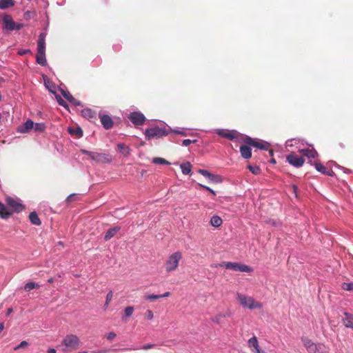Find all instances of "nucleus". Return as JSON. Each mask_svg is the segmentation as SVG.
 <instances>
[{"label":"nucleus","mask_w":353,"mask_h":353,"mask_svg":"<svg viewBox=\"0 0 353 353\" xmlns=\"http://www.w3.org/2000/svg\"><path fill=\"white\" fill-rule=\"evenodd\" d=\"M302 341L303 342L304 347L306 348L309 353H316L323 347V344H315L310 339L307 338H303Z\"/></svg>","instance_id":"obj_10"},{"label":"nucleus","mask_w":353,"mask_h":353,"mask_svg":"<svg viewBox=\"0 0 353 353\" xmlns=\"http://www.w3.org/2000/svg\"><path fill=\"white\" fill-rule=\"evenodd\" d=\"M218 266L225 267L226 269L242 272H252L253 271L250 266L235 262H223L222 263L214 265L215 268H217Z\"/></svg>","instance_id":"obj_3"},{"label":"nucleus","mask_w":353,"mask_h":353,"mask_svg":"<svg viewBox=\"0 0 353 353\" xmlns=\"http://www.w3.org/2000/svg\"><path fill=\"white\" fill-rule=\"evenodd\" d=\"M2 21L4 28L8 31L19 30L23 27V23H16L13 21L12 17L9 14H4Z\"/></svg>","instance_id":"obj_6"},{"label":"nucleus","mask_w":353,"mask_h":353,"mask_svg":"<svg viewBox=\"0 0 353 353\" xmlns=\"http://www.w3.org/2000/svg\"><path fill=\"white\" fill-rule=\"evenodd\" d=\"M28 345V343L27 341H21V342L20 343V344H19V345H18L17 346H16V347L14 348V350H19V349H20V348L26 347H27Z\"/></svg>","instance_id":"obj_41"},{"label":"nucleus","mask_w":353,"mask_h":353,"mask_svg":"<svg viewBox=\"0 0 353 353\" xmlns=\"http://www.w3.org/2000/svg\"><path fill=\"white\" fill-rule=\"evenodd\" d=\"M68 133L75 138H80L83 136L82 129L77 125L70 126L68 128Z\"/></svg>","instance_id":"obj_17"},{"label":"nucleus","mask_w":353,"mask_h":353,"mask_svg":"<svg viewBox=\"0 0 353 353\" xmlns=\"http://www.w3.org/2000/svg\"><path fill=\"white\" fill-rule=\"evenodd\" d=\"M33 128L36 132H43L46 129V125L43 123H34Z\"/></svg>","instance_id":"obj_33"},{"label":"nucleus","mask_w":353,"mask_h":353,"mask_svg":"<svg viewBox=\"0 0 353 353\" xmlns=\"http://www.w3.org/2000/svg\"><path fill=\"white\" fill-rule=\"evenodd\" d=\"M181 259L182 253L181 252H175L170 254L164 264L165 271L167 272H172L176 270Z\"/></svg>","instance_id":"obj_2"},{"label":"nucleus","mask_w":353,"mask_h":353,"mask_svg":"<svg viewBox=\"0 0 353 353\" xmlns=\"http://www.w3.org/2000/svg\"><path fill=\"white\" fill-rule=\"evenodd\" d=\"M101 123L105 130L111 129L113 127L112 119L108 114H99Z\"/></svg>","instance_id":"obj_13"},{"label":"nucleus","mask_w":353,"mask_h":353,"mask_svg":"<svg viewBox=\"0 0 353 353\" xmlns=\"http://www.w3.org/2000/svg\"><path fill=\"white\" fill-rule=\"evenodd\" d=\"M181 169L183 174H189L191 172L192 165L190 162L181 164Z\"/></svg>","instance_id":"obj_31"},{"label":"nucleus","mask_w":353,"mask_h":353,"mask_svg":"<svg viewBox=\"0 0 353 353\" xmlns=\"http://www.w3.org/2000/svg\"><path fill=\"white\" fill-rule=\"evenodd\" d=\"M29 219L33 225H40L41 224V221L36 212L30 213Z\"/></svg>","instance_id":"obj_24"},{"label":"nucleus","mask_w":353,"mask_h":353,"mask_svg":"<svg viewBox=\"0 0 353 353\" xmlns=\"http://www.w3.org/2000/svg\"><path fill=\"white\" fill-rule=\"evenodd\" d=\"M29 52H30V50H23L19 51V54L20 55H23V54H26V53H28Z\"/></svg>","instance_id":"obj_53"},{"label":"nucleus","mask_w":353,"mask_h":353,"mask_svg":"<svg viewBox=\"0 0 353 353\" xmlns=\"http://www.w3.org/2000/svg\"><path fill=\"white\" fill-rule=\"evenodd\" d=\"M237 299L242 305L243 307L249 308L250 310L253 309H261L262 307V304L259 302L256 301L251 296H246L243 294H237Z\"/></svg>","instance_id":"obj_4"},{"label":"nucleus","mask_w":353,"mask_h":353,"mask_svg":"<svg viewBox=\"0 0 353 353\" xmlns=\"http://www.w3.org/2000/svg\"><path fill=\"white\" fill-rule=\"evenodd\" d=\"M36 61L38 64L42 66L46 65V52H37L36 54Z\"/></svg>","instance_id":"obj_23"},{"label":"nucleus","mask_w":353,"mask_h":353,"mask_svg":"<svg viewBox=\"0 0 353 353\" xmlns=\"http://www.w3.org/2000/svg\"><path fill=\"white\" fill-rule=\"evenodd\" d=\"M152 162L155 164H165V165H170V163L166 161L165 159L161 158V157H156L154 158L152 160Z\"/></svg>","instance_id":"obj_34"},{"label":"nucleus","mask_w":353,"mask_h":353,"mask_svg":"<svg viewBox=\"0 0 353 353\" xmlns=\"http://www.w3.org/2000/svg\"><path fill=\"white\" fill-rule=\"evenodd\" d=\"M226 316L225 314H217L216 315H215L214 316H213L211 319L213 322L217 323V324H220L221 323V319L222 318H225Z\"/></svg>","instance_id":"obj_36"},{"label":"nucleus","mask_w":353,"mask_h":353,"mask_svg":"<svg viewBox=\"0 0 353 353\" xmlns=\"http://www.w3.org/2000/svg\"><path fill=\"white\" fill-rule=\"evenodd\" d=\"M39 288V285H38L37 283H36L34 282H29L25 285L24 290L26 292H29L34 288Z\"/></svg>","instance_id":"obj_32"},{"label":"nucleus","mask_w":353,"mask_h":353,"mask_svg":"<svg viewBox=\"0 0 353 353\" xmlns=\"http://www.w3.org/2000/svg\"><path fill=\"white\" fill-rule=\"evenodd\" d=\"M248 345L250 348H254L255 350L254 353H259L261 349L259 348V342L255 336L250 338L248 341Z\"/></svg>","instance_id":"obj_19"},{"label":"nucleus","mask_w":353,"mask_h":353,"mask_svg":"<svg viewBox=\"0 0 353 353\" xmlns=\"http://www.w3.org/2000/svg\"><path fill=\"white\" fill-rule=\"evenodd\" d=\"M6 203L8 207L11 210L10 211L12 212V213L20 212L24 209V206L21 203L11 196L6 197Z\"/></svg>","instance_id":"obj_7"},{"label":"nucleus","mask_w":353,"mask_h":353,"mask_svg":"<svg viewBox=\"0 0 353 353\" xmlns=\"http://www.w3.org/2000/svg\"><path fill=\"white\" fill-rule=\"evenodd\" d=\"M116 337V334L114 332H110L107 336V339L108 340H112L113 339H114Z\"/></svg>","instance_id":"obj_49"},{"label":"nucleus","mask_w":353,"mask_h":353,"mask_svg":"<svg viewBox=\"0 0 353 353\" xmlns=\"http://www.w3.org/2000/svg\"><path fill=\"white\" fill-rule=\"evenodd\" d=\"M198 185H199L201 188H204V189L207 190H208V191H209V192L212 191V189H211L210 188L208 187V186H205V185H202V184H201V183H199Z\"/></svg>","instance_id":"obj_51"},{"label":"nucleus","mask_w":353,"mask_h":353,"mask_svg":"<svg viewBox=\"0 0 353 353\" xmlns=\"http://www.w3.org/2000/svg\"><path fill=\"white\" fill-rule=\"evenodd\" d=\"M117 148L120 152H121L125 157L128 156L130 153V148L124 143H119L117 145Z\"/></svg>","instance_id":"obj_28"},{"label":"nucleus","mask_w":353,"mask_h":353,"mask_svg":"<svg viewBox=\"0 0 353 353\" xmlns=\"http://www.w3.org/2000/svg\"><path fill=\"white\" fill-rule=\"evenodd\" d=\"M222 223H223V221H222L221 218L216 215L212 216V218L210 219V224L213 227H215V228H218V227L221 226Z\"/></svg>","instance_id":"obj_29"},{"label":"nucleus","mask_w":353,"mask_h":353,"mask_svg":"<svg viewBox=\"0 0 353 353\" xmlns=\"http://www.w3.org/2000/svg\"><path fill=\"white\" fill-rule=\"evenodd\" d=\"M217 134L229 140H234L237 138V132L234 130H218Z\"/></svg>","instance_id":"obj_14"},{"label":"nucleus","mask_w":353,"mask_h":353,"mask_svg":"<svg viewBox=\"0 0 353 353\" xmlns=\"http://www.w3.org/2000/svg\"><path fill=\"white\" fill-rule=\"evenodd\" d=\"M12 214V212H10V210H8L6 207L0 201V216L6 219L9 218Z\"/></svg>","instance_id":"obj_20"},{"label":"nucleus","mask_w":353,"mask_h":353,"mask_svg":"<svg viewBox=\"0 0 353 353\" xmlns=\"http://www.w3.org/2000/svg\"><path fill=\"white\" fill-rule=\"evenodd\" d=\"M248 168L249 170L254 174L258 175L261 173V168L259 166H252L251 165H249L248 166Z\"/></svg>","instance_id":"obj_35"},{"label":"nucleus","mask_w":353,"mask_h":353,"mask_svg":"<svg viewBox=\"0 0 353 353\" xmlns=\"http://www.w3.org/2000/svg\"><path fill=\"white\" fill-rule=\"evenodd\" d=\"M77 195L74 194H72L69 195L67 199H65L66 203H70V202L74 201L77 199Z\"/></svg>","instance_id":"obj_44"},{"label":"nucleus","mask_w":353,"mask_h":353,"mask_svg":"<svg viewBox=\"0 0 353 353\" xmlns=\"http://www.w3.org/2000/svg\"><path fill=\"white\" fill-rule=\"evenodd\" d=\"M211 181H214V182H220L221 180H220V176H218V175H214V174H212V177H209L208 178Z\"/></svg>","instance_id":"obj_46"},{"label":"nucleus","mask_w":353,"mask_h":353,"mask_svg":"<svg viewBox=\"0 0 353 353\" xmlns=\"http://www.w3.org/2000/svg\"><path fill=\"white\" fill-rule=\"evenodd\" d=\"M160 298H161L160 295L150 294V295L145 296V299L150 300V301L157 300Z\"/></svg>","instance_id":"obj_42"},{"label":"nucleus","mask_w":353,"mask_h":353,"mask_svg":"<svg viewBox=\"0 0 353 353\" xmlns=\"http://www.w3.org/2000/svg\"><path fill=\"white\" fill-rule=\"evenodd\" d=\"M56 99H57V103H58L60 105H61V106H63V107H64V108H65V107L67 106V103H66V102H65V101H64V100L61 97V96H59V95H56Z\"/></svg>","instance_id":"obj_39"},{"label":"nucleus","mask_w":353,"mask_h":353,"mask_svg":"<svg viewBox=\"0 0 353 353\" xmlns=\"http://www.w3.org/2000/svg\"><path fill=\"white\" fill-rule=\"evenodd\" d=\"M53 281H54V280H53V279H52V278H51V279H49L48 280V283H53Z\"/></svg>","instance_id":"obj_57"},{"label":"nucleus","mask_w":353,"mask_h":353,"mask_svg":"<svg viewBox=\"0 0 353 353\" xmlns=\"http://www.w3.org/2000/svg\"><path fill=\"white\" fill-rule=\"evenodd\" d=\"M245 142L248 145H252L253 147H255L256 148L262 149V150H268L269 155L270 156H273V154H274L273 150L272 149H269L268 148H269L268 143H263V142L256 141L252 139L250 137H248L246 139V140H245Z\"/></svg>","instance_id":"obj_8"},{"label":"nucleus","mask_w":353,"mask_h":353,"mask_svg":"<svg viewBox=\"0 0 353 353\" xmlns=\"http://www.w3.org/2000/svg\"><path fill=\"white\" fill-rule=\"evenodd\" d=\"M34 128V122L31 120H28L26 123H23L18 127V132L21 133L29 132L30 130Z\"/></svg>","instance_id":"obj_16"},{"label":"nucleus","mask_w":353,"mask_h":353,"mask_svg":"<svg viewBox=\"0 0 353 353\" xmlns=\"http://www.w3.org/2000/svg\"><path fill=\"white\" fill-rule=\"evenodd\" d=\"M82 151H83V153H88V152L85 151V150H82Z\"/></svg>","instance_id":"obj_61"},{"label":"nucleus","mask_w":353,"mask_h":353,"mask_svg":"<svg viewBox=\"0 0 353 353\" xmlns=\"http://www.w3.org/2000/svg\"><path fill=\"white\" fill-rule=\"evenodd\" d=\"M112 297H113V292H112V291H110L106 295L105 303L103 306L105 310L108 307L109 303L112 299Z\"/></svg>","instance_id":"obj_37"},{"label":"nucleus","mask_w":353,"mask_h":353,"mask_svg":"<svg viewBox=\"0 0 353 353\" xmlns=\"http://www.w3.org/2000/svg\"><path fill=\"white\" fill-rule=\"evenodd\" d=\"M14 6V0H0V8L6 9Z\"/></svg>","instance_id":"obj_30"},{"label":"nucleus","mask_w":353,"mask_h":353,"mask_svg":"<svg viewBox=\"0 0 353 353\" xmlns=\"http://www.w3.org/2000/svg\"><path fill=\"white\" fill-rule=\"evenodd\" d=\"M174 133H176V134H181L182 136H186V133L184 131H180V130H172Z\"/></svg>","instance_id":"obj_50"},{"label":"nucleus","mask_w":353,"mask_h":353,"mask_svg":"<svg viewBox=\"0 0 353 353\" xmlns=\"http://www.w3.org/2000/svg\"><path fill=\"white\" fill-rule=\"evenodd\" d=\"M145 317L149 320H152L154 317L152 311L150 310H148L145 313Z\"/></svg>","instance_id":"obj_43"},{"label":"nucleus","mask_w":353,"mask_h":353,"mask_svg":"<svg viewBox=\"0 0 353 353\" xmlns=\"http://www.w3.org/2000/svg\"><path fill=\"white\" fill-rule=\"evenodd\" d=\"M90 158L92 160L99 162V163H110L112 161V157L107 154L103 153H97V152H90Z\"/></svg>","instance_id":"obj_11"},{"label":"nucleus","mask_w":353,"mask_h":353,"mask_svg":"<svg viewBox=\"0 0 353 353\" xmlns=\"http://www.w3.org/2000/svg\"><path fill=\"white\" fill-rule=\"evenodd\" d=\"M87 110H82V114L85 116Z\"/></svg>","instance_id":"obj_60"},{"label":"nucleus","mask_w":353,"mask_h":353,"mask_svg":"<svg viewBox=\"0 0 353 353\" xmlns=\"http://www.w3.org/2000/svg\"><path fill=\"white\" fill-rule=\"evenodd\" d=\"M120 228L117 226L109 229L105 234L104 239L107 241L112 238L119 231Z\"/></svg>","instance_id":"obj_25"},{"label":"nucleus","mask_w":353,"mask_h":353,"mask_svg":"<svg viewBox=\"0 0 353 353\" xmlns=\"http://www.w3.org/2000/svg\"><path fill=\"white\" fill-rule=\"evenodd\" d=\"M130 350H137V348H130Z\"/></svg>","instance_id":"obj_62"},{"label":"nucleus","mask_w":353,"mask_h":353,"mask_svg":"<svg viewBox=\"0 0 353 353\" xmlns=\"http://www.w3.org/2000/svg\"><path fill=\"white\" fill-rule=\"evenodd\" d=\"M240 152L241 157L245 159H249L252 157V150L246 145H243L240 147Z\"/></svg>","instance_id":"obj_18"},{"label":"nucleus","mask_w":353,"mask_h":353,"mask_svg":"<svg viewBox=\"0 0 353 353\" xmlns=\"http://www.w3.org/2000/svg\"><path fill=\"white\" fill-rule=\"evenodd\" d=\"M343 288L347 290H353V284L352 283H343Z\"/></svg>","instance_id":"obj_47"},{"label":"nucleus","mask_w":353,"mask_h":353,"mask_svg":"<svg viewBox=\"0 0 353 353\" xmlns=\"http://www.w3.org/2000/svg\"><path fill=\"white\" fill-rule=\"evenodd\" d=\"M199 173H200L201 174H202L203 176H205L207 178H209V177H212V174H211L210 172H209L208 170H201V169H199Z\"/></svg>","instance_id":"obj_40"},{"label":"nucleus","mask_w":353,"mask_h":353,"mask_svg":"<svg viewBox=\"0 0 353 353\" xmlns=\"http://www.w3.org/2000/svg\"><path fill=\"white\" fill-rule=\"evenodd\" d=\"M300 152L308 158L314 159L317 156V152L314 149L305 148L300 150Z\"/></svg>","instance_id":"obj_21"},{"label":"nucleus","mask_w":353,"mask_h":353,"mask_svg":"<svg viewBox=\"0 0 353 353\" xmlns=\"http://www.w3.org/2000/svg\"><path fill=\"white\" fill-rule=\"evenodd\" d=\"M211 194H212L213 195H215L216 193L212 189V191L210 192Z\"/></svg>","instance_id":"obj_59"},{"label":"nucleus","mask_w":353,"mask_h":353,"mask_svg":"<svg viewBox=\"0 0 353 353\" xmlns=\"http://www.w3.org/2000/svg\"><path fill=\"white\" fill-rule=\"evenodd\" d=\"M1 79V78L0 77V80Z\"/></svg>","instance_id":"obj_63"},{"label":"nucleus","mask_w":353,"mask_h":353,"mask_svg":"<svg viewBox=\"0 0 353 353\" xmlns=\"http://www.w3.org/2000/svg\"><path fill=\"white\" fill-rule=\"evenodd\" d=\"M12 312V309L8 308V310L7 311V315H10Z\"/></svg>","instance_id":"obj_56"},{"label":"nucleus","mask_w":353,"mask_h":353,"mask_svg":"<svg viewBox=\"0 0 353 353\" xmlns=\"http://www.w3.org/2000/svg\"><path fill=\"white\" fill-rule=\"evenodd\" d=\"M314 165H315V168H316V170H318L319 172H321L322 174H326V175H328V176H332L333 172L332 170H328L321 163L316 162Z\"/></svg>","instance_id":"obj_22"},{"label":"nucleus","mask_w":353,"mask_h":353,"mask_svg":"<svg viewBox=\"0 0 353 353\" xmlns=\"http://www.w3.org/2000/svg\"><path fill=\"white\" fill-rule=\"evenodd\" d=\"M61 94L69 101L74 103L77 105H81V103L77 102L75 99L72 96V94L69 92L61 90Z\"/></svg>","instance_id":"obj_27"},{"label":"nucleus","mask_w":353,"mask_h":353,"mask_svg":"<svg viewBox=\"0 0 353 353\" xmlns=\"http://www.w3.org/2000/svg\"><path fill=\"white\" fill-rule=\"evenodd\" d=\"M56 352H56V350H55V349H54V348H50V349H48V352H47V353H56Z\"/></svg>","instance_id":"obj_54"},{"label":"nucleus","mask_w":353,"mask_h":353,"mask_svg":"<svg viewBox=\"0 0 353 353\" xmlns=\"http://www.w3.org/2000/svg\"><path fill=\"white\" fill-rule=\"evenodd\" d=\"M155 346L154 344H152V343H148L145 345H143L141 349L142 350H149V349H151L152 347H154Z\"/></svg>","instance_id":"obj_48"},{"label":"nucleus","mask_w":353,"mask_h":353,"mask_svg":"<svg viewBox=\"0 0 353 353\" xmlns=\"http://www.w3.org/2000/svg\"><path fill=\"white\" fill-rule=\"evenodd\" d=\"M133 312H134V307L128 306L125 309V316L126 317H130L132 315Z\"/></svg>","instance_id":"obj_38"},{"label":"nucleus","mask_w":353,"mask_h":353,"mask_svg":"<svg viewBox=\"0 0 353 353\" xmlns=\"http://www.w3.org/2000/svg\"><path fill=\"white\" fill-rule=\"evenodd\" d=\"M287 161L294 167L299 168L303 165L305 159L294 152H292L286 157Z\"/></svg>","instance_id":"obj_9"},{"label":"nucleus","mask_w":353,"mask_h":353,"mask_svg":"<svg viewBox=\"0 0 353 353\" xmlns=\"http://www.w3.org/2000/svg\"><path fill=\"white\" fill-rule=\"evenodd\" d=\"M169 132L165 128H160L159 127L147 129L145 132V138L148 140L153 138L159 139L167 136Z\"/></svg>","instance_id":"obj_5"},{"label":"nucleus","mask_w":353,"mask_h":353,"mask_svg":"<svg viewBox=\"0 0 353 353\" xmlns=\"http://www.w3.org/2000/svg\"><path fill=\"white\" fill-rule=\"evenodd\" d=\"M345 318L343 319V323L347 327L353 329V314L345 313Z\"/></svg>","instance_id":"obj_26"},{"label":"nucleus","mask_w":353,"mask_h":353,"mask_svg":"<svg viewBox=\"0 0 353 353\" xmlns=\"http://www.w3.org/2000/svg\"><path fill=\"white\" fill-rule=\"evenodd\" d=\"M170 296V292H165L163 294H160L161 298L168 297Z\"/></svg>","instance_id":"obj_52"},{"label":"nucleus","mask_w":353,"mask_h":353,"mask_svg":"<svg viewBox=\"0 0 353 353\" xmlns=\"http://www.w3.org/2000/svg\"><path fill=\"white\" fill-rule=\"evenodd\" d=\"M128 119L135 125H141L145 121V116L141 112H132L128 117Z\"/></svg>","instance_id":"obj_12"},{"label":"nucleus","mask_w":353,"mask_h":353,"mask_svg":"<svg viewBox=\"0 0 353 353\" xmlns=\"http://www.w3.org/2000/svg\"><path fill=\"white\" fill-rule=\"evenodd\" d=\"M4 329V324L3 323H0V333L3 331Z\"/></svg>","instance_id":"obj_55"},{"label":"nucleus","mask_w":353,"mask_h":353,"mask_svg":"<svg viewBox=\"0 0 353 353\" xmlns=\"http://www.w3.org/2000/svg\"><path fill=\"white\" fill-rule=\"evenodd\" d=\"M270 162H271V163H276V161H275V159H272L270 160Z\"/></svg>","instance_id":"obj_58"},{"label":"nucleus","mask_w":353,"mask_h":353,"mask_svg":"<svg viewBox=\"0 0 353 353\" xmlns=\"http://www.w3.org/2000/svg\"><path fill=\"white\" fill-rule=\"evenodd\" d=\"M61 345L65 347L64 351L72 352L80 347L81 342L76 335L68 334L62 340Z\"/></svg>","instance_id":"obj_1"},{"label":"nucleus","mask_w":353,"mask_h":353,"mask_svg":"<svg viewBox=\"0 0 353 353\" xmlns=\"http://www.w3.org/2000/svg\"><path fill=\"white\" fill-rule=\"evenodd\" d=\"M46 33L41 32L37 41V52H46Z\"/></svg>","instance_id":"obj_15"},{"label":"nucleus","mask_w":353,"mask_h":353,"mask_svg":"<svg viewBox=\"0 0 353 353\" xmlns=\"http://www.w3.org/2000/svg\"><path fill=\"white\" fill-rule=\"evenodd\" d=\"M196 140L185 139L182 142L183 146H188L192 143H196Z\"/></svg>","instance_id":"obj_45"}]
</instances>
